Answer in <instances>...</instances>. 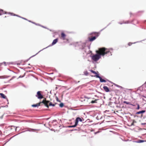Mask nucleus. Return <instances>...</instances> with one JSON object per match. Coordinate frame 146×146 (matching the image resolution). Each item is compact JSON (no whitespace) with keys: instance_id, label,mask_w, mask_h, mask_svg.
I'll list each match as a JSON object with an SVG mask.
<instances>
[{"instance_id":"8","label":"nucleus","mask_w":146,"mask_h":146,"mask_svg":"<svg viewBox=\"0 0 146 146\" xmlns=\"http://www.w3.org/2000/svg\"><path fill=\"white\" fill-rule=\"evenodd\" d=\"M8 13L9 14L11 15L12 16H18L17 15H15L13 13H6L5 12V11H4L2 9H0V15L4 14H7Z\"/></svg>"},{"instance_id":"16","label":"nucleus","mask_w":146,"mask_h":146,"mask_svg":"<svg viewBox=\"0 0 146 146\" xmlns=\"http://www.w3.org/2000/svg\"><path fill=\"white\" fill-rule=\"evenodd\" d=\"M0 95L2 98L4 99H6V96L3 94L0 93Z\"/></svg>"},{"instance_id":"15","label":"nucleus","mask_w":146,"mask_h":146,"mask_svg":"<svg viewBox=\"0 0 146 146\" xmlns=\"http://www.w3.org/2000/svg\"><path fill=\"white\" fill-rule=\"evenodd\" d=\"M58 39L57 38H56L54 40H53L52 43V44L53 45L55 44L58 41Z\"/></svg>"},{"instance_id":"19","label":"nucleus","mask_w":146,"mask_h":146,"mask_svg":"<svg viewBox=\"0 0 146 146\" xmlns=\"http://www.w3.org/2000/svg\"><path fill=\"white\" fill-rule=\"evenodd\" d=\"M124 103L126 104H130L129 102H128L126 101H124L123 102Z\"/></svg>"},{"instance_id":"20","label":"nucleus","mask_w":146,"mask_h":146,"mask_svg":"<svg viewBox=\"0 0 146 146\" xmlns=\"http://www.w3.org/2000/svg\"><path fill=\"white\" fill-rule=\"evenodd\" d=\"M137 104V110H139V108H140V107H139V104Z\"/></svg>"},{"instance_id":"12","label":"nucleus","mask_w":146,"mask_h":146,"mask_svg":"<svg viewBox=\"0 0 146 146\" xmlns=\"http://www.w3.org/2000/svg\"><path fill=\"white\" fill-rule=\"evenodd\" d=\"M104 90L106 92H108L110 91V90L106 86H105L103 87Z\"/></svg>"},{"instance_id":"22","label":"nucleus","mask_w":146,"mask_h":146,"mask_svg":"<svg viewBox=\"0 0 146 146\" xmlns=\"http://www.w3.org/2000/svg\"><path fill=\"white\" fill-rule=\"evenodd\" d=\"M128 23V21H126V22H125V23H119L120 24H122L123 23Z\"/></svg>"},{"instance_id":"10","label":"nucleus","mask_w":146,"mask_h":146,"mask_svg":"<svg viewBox=\"0 0 146 146\" xmlns=\"http://www.w3.org/2000/svg\"><path fill=\"white\" fill-rule=\"evenodd\" d=\"M96 37L93 36H92L89 35V36L88 37V40L90 42H92L94 40L96 39Z\"/></svg>"},{"instance_id":"11","label":"nucleus","mask_w":146,"mask_h":146,"mask_svg":"<svg viewBox=\"0 0 146 146\" xmlns=\"http://www.w3.org/2000/svg\"><path fill=\"white\" fill-rule=\"evenodd\" d=\"M94 76L96 78H99L100 80V81L101 82H106V80L102 79L101 77L99 76V75H95Z\"/></svg>"},{"instance_id":"17","label":"nucleus","mask_w":146,"mask_h":146,"mask_svg":"<svg viewBox=\"0 0 146 146\" xmlns=\"http://www.w3.org/2000/svg\"><path fill=\"white\" fill-rule=\"evenodd\" d=\"M145 110H142V111H140L137 112L136 113V114H140V113H145Z\"/></svg>"},{"instance_id":"25","label":"nucleus","mask_w":146,"mask_h":146,"mask_svg":"<svg viewBox=\"0 0 146 146\" xmlns=\"http://www.w3.org/2000/svg\"><path fill=\"white\" fill-rule=\"evenodd\" d=\"M86 74V75H87V73H86V74Z\"/></svg>"},{"instance_id":"13","label":"nucleus","mask_w":146,"mask_h":146,"mask_svg":"<svg viewBox=\"0 0 146 146\" xmlns=\"http://www.w3.org/2000/svg\"><path fill=\"white\" fill-rule=\"evenodd\" d=\"M98 99H95L94 100H89L88 103L90 104V103H91L93 104L94 103H97V101L98 100Z\"/></svg>"},{"instance_id":"5","label":"nucleus","mask_w":146,"mask_h":146,"mask_svg":"<svg viewBox=\"0 0 146 146\" xmlns=\"http://www.w3.org/2000/svg\"><path fill=\"white\" fill-rule=\"evenodd\" d=\"M42 92L39 91L37 92L36 94V96L37 98L39 99H41L43 98V96L42 95Z\"/></svg>"},{"instance_id":"3","label":"nucleus","mask_w":146,"mask_h":146,"mask_svg":"<svg viewBox=\"0 0 146 146\" xmlns=\"http://www.w3.org/2000/svg\"><path fill=\"white\" fill-rule=\"evenodd\" d=\"M43 103L45 106H47L46 102H45L44 99L42 102H40L36 104H33L32 105V106L33 107H38L42 105V104Z\"/></svg>"},{"instance_id":"26","label":"nucleus","mask_w":146,"mask_h":146,"mask_svg":"<svg viewBox=\"0 0 146 146\" xmlns=\"http://www.w3.org/2000/svg\"><path fill=\"white\" fill-rule=\"evenodd\" d=\"M86 73L87 74H88V73H87V72H86Z\"/></svg>"},{"instance_id":"9","label":"nucleus","mask_w":146,"mask_h":146,"mask_svg":"<svg viewBox=\"0 0 146 146\" xmlns=\"http://www.w3.org/2000/svg\"><path fill=\"white\" fill-rule=\"evenodd\" d=\"M89 35L96 37L97 38L99 35V33L97 32H93L89 34Z\"/></svg>"},{"instance_id":"18","label":"nucleus","mask_w":146,"mask_h":146,"mask_svg":"<svg viewBox=\"0 0 146 146\" xmlns=\"http://www.w3.org/2000/svg\"><path fill=\"white\" fill-rule=\"evenodd\" d=\"M64 106V104L63 103H61L59 104V106L60 107L62 108V107Z\"/></svg>"},{"instance_id":"21","label":"nucleus","mask_w":146,"mask_h":146,"mask_svg":"<svg viewBox=\"0 0 146 146\" xmlns=\"http://www.w3.org/2000/svg\"><path fill=\"white\" fill-rule=\"evenodd\" d=\"M56 100L58 102H60V101L59 100L58 98L57 97H56Z\"/></svg>"},{"instance_id":"6","label":"nucleus","mask_w":146,"mask_h":146,"mask_svg":"<svg viewBox=\"0 0 146 146\" xmlns=\"http://www.w3.org/2000/svg\"><path fill=\"white\" fill-rule=\"evenodd\" d=\"M66 35L63 33H61V35L59 36L60 38L63 40H66L68 41V40L66 38Z\"/></svg>"},{"instance_id":"2","label":"nucleus","mask_w":146,"mask_h":146,"mask_svg":"<svg viewBox=\"0 0 146 146\" xmlns=\"http://www.w3.org/2000/svg\"><path fill=\"white\" fill-rule=\"evenodd\" d=\"M91 57L92 60L95 62L101 58L100 55L97 53L93 55Z\"/></svg>"},{"instance_id":"4","label":"nucleus","mask_w":146,"mask_h":146,"mask_svg":"<svg viewBox=\"0 0 146 146\" xmlns=\"http://www.w3.org/2000/svg\"><path fill=\"white\" fill-rule=\"evenodd\" d=\"M79 121H80V122H82V119L79 117L76 118V119L75 120V124L74 125L69 126V127H75L77 125Z\"/></svg>"},{"instance_id":"7","label":"nucleus","mask_w":146,"mask_h":146,"mask_svg":"<svg viewBox=\"0 0 146 146\" xmlns=\"http://www.w3.org/2000/svg\"><path fill=\"white\" fill-rule=\"evenodd\" d=\"M45 102H46L47 106H46L47 108H48L49 106H54L55 104H52L51 102H50L49 101H47L46 100V99L44 98Z\"/></svg>"},{"instance_id":"23","label":"nucleus","mask_w":146,"mask_h":146,"mask_svg":"<svg viewBox=\"0 0 146 146\" xmlns=\"http://www.w3.org/2000/svg\"><path fill=\"white\" fill-rule=\"evenodd\" d=\"M131 44H132V43H130V42L128 43V45L129 46H131Z\"/></svg>"},{"instance_id":"27","label":"nucleus","mask_w":146,"mask_h":146,"mask_svg":"<svg viewBox=\"0 0 146 146\" xmlns=\"http://www.w3.org/2000/svg\"><path fill=\"white\" fill-rule=\"evenodd\" d=\"M90 99H90H88V100H89Z\"/></svg>"},{"instance_id":"14","label":"nucleus","mask_w":146,"mask_h":146,"mask_svg":"<svg viewBox=\"0 0 146 146\" xmlns=\"http://www.w3.org/2000/svg\"><path fill=\"white\" fill-rule=\"evenodd\" d=\"M90 71L92 73L96 74V75H99V74H98V72H96L93 70H90Z\"/></svg>"},{"instance_id":"1","label":"nucleus","mask_w":146,"mask_h":146,"mask_svg":"<svg viewBox=\"0 0 146 146\" xmlns=\"http://www.w3.org/2000/svg\"><path fill=\"white\" fill-rule=\"evenodd\" d=\"M97 54H98L100 56H104L105 54L110 52V55H111V53L110 52L108 49L104 47L99 48L98 50L96 51Z\"/></svg>"},{"instance_id":"24","label":"nucleus","mask_w":146,"mask_h":146,"mask_svg":"<svg viewBox=\"0 0 146 146\" xmlns=\"http://www.w3.org/2000/svg\"><path fill=\"white\" fill-rule=\"evenodd\" d=\"M22 18L23 19H25V20H26V19H25V18Z\"/></svg>"}]
</instances>
